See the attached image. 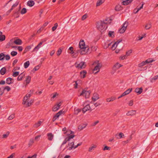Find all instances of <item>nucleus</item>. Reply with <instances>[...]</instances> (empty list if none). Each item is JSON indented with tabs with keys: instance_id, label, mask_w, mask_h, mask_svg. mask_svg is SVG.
<instances>
[{
	"instance_id": "7c9ffc66",
	"label": "nucleus",
	"mask_w": 158,
	"mask_h": 158,
	"mask_svg": "<svg viewBox=\"0 0 158 158\" xmlns=\"http://www.w3.org/2000/svg\"><path fill=\"white\" fill-rule=\"evenodd\" d=\"M6 70L5 67H3L1 69L0 71V74L2 75H4L6 73Z\"/></svg>"
},
{
	"instance_id": "4d7b16f0",
	"label": "nucleus",
	"mask_w": 158,
	"mask_h": 158,
	"mask_svg": "<svg viewBox=\"0 0 158 158\" xmlns=\"http://www.w3.org/2000/svg\"><path fill=\"white\" fill-rule=\"evenodd\" d=\"M5 58L6 60H8L10 59V57L9 55H6L5 56Z\"/></svg>"
},
{
	"instance_id": "bf43d9fd",
	"label": "nucleus",
	"mask_w": 158,
	"mask_h": 158,
	"mask_svg": "<svg viewBox=\"0 0 158 158\" xmlns=\"http://www.w3.org/2000/svg\"><path fill=\"white\" fill-rule=\"evenodd\" d=\"M41 136V135H38L35 136V140L37 141H38L39 140Z\"/></svg>"
},
{
	"instance_id": "603ef678",
	"label": "nucleus",
	"mask_w": 158,
	"mask_h": 158,
	"mask_svg": "<svg viewBox=\"0 0 158 158\" xmlns=\"http://www.w3.org/2000/svg\"><path fill=\"white\" fill-rule=\"evenodd\" d=\"M151 27V25L149 23L146 24L145 26V28L146 29H148Z\"/></svg>"
},
{
	"instance_id": "69168bd1",
	"label": "nucleus",
	"mask_w": 158,
	"mask_h": 158,
	"mask_svg": "<svg viewBox=\"0 0 158 158\" xmlns=\"http://www.w3.org/2000/svg\"><path fill=\"white\" fill-rule=\"evenodd\" d=\"M23 49L22 46H19L18 47V49L19 52H21L23 50Z\"/></svg>"
},
{
	"instance_id": "6ab92c4d",
	"label": "nucleus",
	"mask_w": 158,
	"mask_h": 158,
	"mask_svg": "<svg viewBox=\"0 0 158 158\" xmlns=\"http://www.w3.org/2000/svg\"><path fill=\"white\" fill-rule=\"evenodd\" d=\"M99 98V95L97 94H94L92 97V99L94 101H95Z\"/></svg>"
},
{
	"instance_id": "ddd939ff",
	"label": "nucleus",
	"mask_w": 158,
	"mask_h": 158,
	"mask_svg": "<svg viewBox=\"0 0 158 158\" xmlns=\"http://www.w3.org/2000/svg\"><path fill=\"white\" fill-rule=\"evenodd\" d=\"M14 82V79L11 77H8L6 78V82L7 84L10 85L13 83Z\"/></svg>"
},
{
	"instance_id": "4468645a",
	"label": "nucleus",
	"mask_w": 158,
	"mask_h": 158,
	"mask_svg": "<svg viewBox=\"0 0 158 158\" xmlns=\"http://www.w3.org/2000/svg\"><path fill=\"white\" fill-rule=\"evenodd\" d=\"M87 125V124L86 123H84L83 124H81L79 125L78 127V129L79 131H81L85 128Z\"/></svg>"
},
{
	"instance_id": "39448f33",
	"label": "nucleus",
	"mask_w": 158,
	"mask_h": 158,
	"mask_svg": "<svg viewBox=\"0 0 158 158\" xmlns=\"http://www.w3.org/2000/svg\"><path fill=\"white\" fill-rule=\"evenodd\" d=\"M33 102V101L31 100L29 98H27L26 97H24L23 98V103L26 107H28L31 106Z\"/></svg>"
},
{
	"instance_id": "5701e85b",
	"label": "nucleus",
	"mask_w": 158,
	"mask_h": 158,
	"mask_svg": "<svg viewBox=\"0 0 158 158\" xmlns=\"http://www.w3.org/2000/svg\"><path fill=\"white\" fill-rule=\"evenodd\" d=\"M48 139L50 141L52 140L53 138V135L52 133H48L47 135Z\"/></svg>"
},
{
	"instance_id": "f03ea898",
	"label": "nucleus",
	"mask_w": 158,
	"mask_h": 158,
	"mask_svg": "<svg viewBox=\"0 0 158 158\" xmlns=\"http://www.w3.org/2000/svg\"><path fill=\"white\" fill-rule=\"evenodd\" d=\"M64 134H66L68 137L65 138L64 140L62 142L61 145L60 146V148H61L63 145L66 144L67 141H70L71 139H73L75 137L74 132L70 130H67L66 132H64Z\"/></svg>"
},
{
	"instance_id": "5fc2aeb1",
	"label": "nucleus",
	"mask_w": 158,
	"mask_h": 158,
	"mask_svg": "<svg viewBox=\"0 0 158 158\" xmlns=\"http://www.w3.org/2000/svg\"><path fill=\"white\" fill-rule=\"evenodd\" d=\"M69 50H70L71 52H70V53L73 54L74 52H73V48L72 47H70L69 49Z\"/></svg>"
},
{
	"instance_id": "4c0bfd02",
	"label": "nucleus",
	"mask_w": 158,
	"mask_h": 158,
	"mask_svg": "<svg viewBox=\"0 0 158 158\" xmlns=\"http://www.w3.org/2000/svg\"><path fill=\"white\" fill-rule=\"evenodd\" d=\"M147 64L146 62V61H143L141 63H140L138 64V66L139 67H141L145 65H146Z\"/></svg>"
},
{
	"instance_id": "c9c22d12",
	"label": "nucleus",
	"mask_w": 158,
	"mask_h": 158,
	"mask_svg": "<svg viewBox=\"0 0 158 158\" xmlns=\"http://www.w3.org/2000/svg\"><path fill=\"white\" fill-rule=\"evenodd\" d=\"M31 79V77L30 76H28L26 78V84H28L30 82Z\"/></svg>"
},
{
	"instance_id": "1a4fd4ad",
	"label": "nucleus",
	"mask_w": 158,
	"mask_h": 158,
	"mask_svg": "<svg viewBox=\"0 0 158 158\" xmlns=\"http://www.w3.org/2000/svg\"><path fill=\"white\" fill-rule=\"evenodd\" d=\"M47 40L46 39H44L43 41L40 42L32 50V52H37L39 49L42 47V45L43 43Z\"/></svg>"
},
{
	"instance_id": "c756f323",
	"label": "nucleus",
	"mask_w": 158,
	"mask_h": 158,
	"mask_svg": "<svg viewBox=\"0 0 158 158\" xmlns=\"http://www.w3.org/2000/svg\"><path fill=\"white\" fill-rule=\"evenodd\" d=\"M97 147V146L96 145L92 144L89 147V152H91L92 150H94Z\"/></svg>"
},
{
	"instance_id": "4be33fe9",
	"label": "nucleus",
	"mask_w": 158,
	"mask_h": 158,
	"mask_svg": "<svg viewBox=\"0 0 158 158\" xmlns=\"http://www.w3.org/2000/svg\"><path fill=\"white\" fill-rule=\"evenodd\" d=\"M143 91V89L142 88H136L135 90V91L138 94H139L141 93Z\"/></svg>"
},
{
	"instance_id": "de8ad7c7",
	"label": "nucleus",
	"mask_w": 158,
	"mask_h": 158,
	"mask_svg": "<svg viewBox=\"0 0 158 158\" xmlns=\"http://www.w3.org/2000/svg\"><path fill=\"white\" fill-rule=\"evenodd\" d=\"M11 55L12 56H14L17 54V52L16 51H13L10 53Z\"/></svg>"
},
{
	"instance_id": "0e129e2a",
	"label": "nucleus",
	"mask_w": 158,
	"mask_h": 158,
	"mask_svg": "<svg viewBox=\"0 0 158 158\" xmlns=\"http://www.w3.org/2000/svg\"><path fill=\"white\" fill-rule=\"evenodd\" d=\"M132 52L131 50H129L126 52V56H129L130 54Z\"/></svg>"
},
{
	"instance_id": "ea45409f",
	"label": "nucleus",
	"mask_w": 158,
	"mask_h": 158,
	"mask_svg": "<svg viewBox=\"0 0 158 158\" xmlns=\"http://www.w3.org/2000/svg\"><path fill=\"white\" fill-rule=\"evenodd\" d=\"M5 55L2 53L0 54V60H3L5 58Z\"/></svg>"
},
{
	"instance_id": "774afa93",
	"label": "nucleus",
	"mask_w": 158,
	"mask_h": 158,
	"mask_svg": "<svg viewBox=\"0 0 158 158\" xmlns=\"http://www.w3.org/2000/svg\"><path fill=\"white\" fill-rule=\"evenodd\" d=\"M15 153H13L10 156L7 157V158H13L15 156Z\"/></svg>"
},
{
	"instance_id": "f3484780",
	"label": "nucleus",
	"mask_w": 158,
	"mask_h": 158,
	"mask_svg": "<svg viewBox=\"0 0 158 158\" xmlns=\"http://www.w3.org/2000/svg\"><path fill=\"white\" fill-rule=\"evenodd\" d=\"M132 88H129L127 89V90L124 92L122 94V96H125L131 92L132 90Z\"/></svg>"
},
{
	"instance_id": "864d4df0",
	"label": "nucleus",
	"mask_w": 158,
	"mask_h": 158,
	"mask_svg": "<svg viewBox=\"0 0 158 158\" xmlns=\"http://www.w3.org/2000/svg\"><path fill=\"white\" fill-rule=\"evenodd\" d=\"M61 49L60 48L59 49L57 52V55L58 56H59L61 54Z\"/></svg>"
},
{
	"instance_id": "aec40b11",
	"label": "nucleus",
	"mask_w": 158,
	"mask_h": 158,
	"mask_svg": "<svg viewBox=\"0 0 158 158\" xmlns=\"http://www.w3.org/2000/svg\"><path fill=\"white\" fill-rule=\"evenodd\" d=\"M133 0H125L122 2L123 4L124 5H127L131 3Z\"/></svg>"
},
{
	"instance_id": "8fccbe9b",
	"label": "nucleus",
	"mask_w": 158,
	"mask_h": 158,
	"mask_svg": "<svg viewBox=\"0 0 158 158\" xmlns=\"http://www.w3.org/2000/svg\"><path fill=\"white\" fill-rule=\"evenodd\" d=\"M115 99V98L114 97H112L111 98H108L107 99V102H109L110 101H114Z\"/></svg>"
},
{
	"instance_id": "b1692460",
	"label": "nucleus",
	"mask_w": 158,
	"mask_h": 158,
	"mask_svg": "<svg viewBox=\"0 0 158 158\" xmlns=\"http://www.w3.org/2000/svg\"><path fill=\"white\" fill-rule=\"evenodd\" d=\"M87 72L85 70H83L80 73V74L81 77L84 78L85 77Z\"/></svg>"
},
{
	"instance_id": "dca6fc26",
	"label": "nucleus",
	"mask_w": 158,
	"mask_h": 158,
	"mask_svg": "<svg viewBox=\"0 0 158 158\" xmlns=\"http://www.w3.org/2000/svg\"><path fill=\"white\" fill-rule=\"evenodd\" d=\"M120 42H119L117 41L115 43H114L112 45L111 47V49L112 50H114L116 48V47L118 45V44Z\"/></svg>"
},
{
	"instance_id": "6e6d98bb",
	"label": "nucleus",
	"mask_w": 158,
	"mask_h": 158,
	"mask_svg": "<svg viewBox=\"0 0 158 158\" xmlns=\"http://www.w3.org/2000/svg\"><path fill=\"white\" fill-rule=\"evenodd\" d=\"M143 4H142L141 6L140 7H137L136 8V10H137V12H138L140 9L143 7Z\"/></svg>"
},
{
	"instance_id": "3c124183",
	"label": "nucleus",
	"mask_w": 158,
	"mask_h": 158,
	"mask_svg": "<svg viewBox=\"0 0 158 158\" xmlns=\"http://www.w3.org/2000/svg\"><path fill=\"white\" fill-rule=\"evenodd\" d=\"M19 74V72H14L13 73L12 76L14 77H16L18 76Z\"/></svg>"
},
{
	"instance_id": "680f3d73",
	"label": "nucleus",
	"mask_w": 158,
	"mask_h": 158,
	"mask_svg": "<svg viewBox=\"0 0 158 158\" xmlns=\"http://www.w3.org/2000/svg\"><path fill=\"white\" fill-rule=\"evenodd\" d=\"M10 88L8 86L5 87L4 88V89H6L7 91H10Z\"/></svg>"
},
{
	"instance_id": "423d86ee",
	"label": "nucleus",
	"mask_w": 158,
	"mask_h": 158,
	"mask_svg": "<svg viewBox=\"0 0 158 158\" xmlns=\"http://www.w3.org/2000/svg\"><path fill=\"white\" fill-rule=\"evenodd\" d=\"M128 24V22H125L122 25L121 27L119 29L118 32L121 34L124 33L127 29Z\"/></svg>"
},
{
	"instance_id": "338daca9",
	"label": "nucleus",
	"mask_w": 158,
	"mask_h": 158,
	"mask_svg": "<svg viewBox=\"0 0 158 158\" xmlns=\"http://www.w3.org/2000/svg\"><path fill=\"white\" fill-rule=\"evenodd\" d=\"M18 62V60L17 59H15L13 61V65L14 66L16 64L17 62Z\"/></svg>"
},
{
	"instance_id": "c03bdc74",
	"label": "nucleus",
	"mask_w": 158,
	"mask_h": 158,
	"mask_svg": "<svg viewBox=\"0 0 158 158\" xmlns=\"http://www.w3.org/2000/svg\"><path fill=\"white\" fill-rule=\"evenodd\" d=\"M118 136L119 137H117V138L118 139H121V138H123L124 137V135L122 133H119V134H118Z\"/></svg>"
},
{
	"instance_id": "09e8293b",
	"label": "nucleus",
	"mask_w": 158,
	"mask_h": 158,
	"mask_svg": "<svg viewBox=\"0 0 158 158\" xmlns=\"http://www.w3.org/2000/svg\"><path fill=\"white\" fill-rule=\"evenodd\" d=\"M15 117V114H11L10 116L8 118V119L10 120H11L13 118H14Z\"/></svg>"
},
{
	"instance_id": "412c9836",
	"label": "nucleus",
	"mask_w": 158,
	"mask_h": 158,
	"mask_svg": "<svg viewBox=\"0 0 158 158\" xmlns=\"http://www.w3.org/2000/svg\"><path fill=\"white\" fill-rule=\"evenodd\" d=\"M111 42L109 41L106 42L105 43L104 48L105 49H106L109 48L111 45Z\"/></svg>"
},
{
	"instance_id": "79ce46f5",
	"label": "nucleus",
	"mask_w": 158,
	"mask_h": 158,
	"mask_svg": "<svg viewBox=\"0 0 158 158\" xmlns=\"http://www.w3.org/2000/svg\"><path fill=\"white\" fill-rule=\"evenodd\" d=\"M31 48V47L30 46H29L26 47L24 49L25 52H27L29 51Z\"/></svg>"
},
{
	"instance_id": "e433bc0d",
	"label": "nucleus",
	"mask_w": 158,
	"mask_h": 158,
	"mask_svg": "<svg viewBox=\"0 0 158 158\" xmlns=\"http://www.w3.org/2000/svg\"><path fill=\"white\" fill-rule=\"evenodd\" d=\"M10 134V132L9 131H7L6 133L4 134L3 135L2 137L3 138H6L7 137L9 134Z\"/></svg>"
},
{
	"instance_id": "7ed1b4c3",
	"label": "nucleus",
	"mask_w": 158,
	"mask_h": 158,
	"mask_svg": "<svg viewBox=\"0 0 158 158\" xmlns=\"http://www.w3.org/2000/svg\"><path fill=\"white\" fill-rule=\"evenodd\" d=\"M79 47L80 49L78 51L81 54H85L87 51L86 50V47H85V42L83 40H81L79 44Z\"/></svg>"
},
{
	"instance_id": "2f4dec72",
	"label": "nucleus",
	"mask_w": 158,
	"mask_h": 158,
	"mask_svg": "<svg viewBox=\"0 0 158 158\" xmlns=\"http://www.w3.org/2000/svg\"><path fill=\"white\" fill-rule=\"evenodd\" d=\"M158 79V76L156 75L155 76L151 78L150 81L151 83L154 82L156 80Z\"/></svg>"
},
{
	"instance_id": "20e7f679",
	"label": "nucleus",
	"mask_w": 158,
	"mask_h": 158,
	"mask_svg": "<svg viewBox=\"0 0 158 158\" xmlns=\"http://www.w3.org/2000/svg\"><path fill=\"white\" fill-rule=\"evenodd\" d=\"M93 65L94 66L93 70V73L96 74L99 72L100 69L101 68L102 66V64L99 61L97 60L95 61L93 63Z\"/></svg>"
},
{
	"instance_id": "72a5a7b5",
	"label": "nucleus",
	"mask_w": 158,
	"mask_h": 158,
	"mask_svg": "<svg viewBox=\"0 0 158 158\" xmlns=\"http://www.w3.org/2000/svg\"><path fill=\"white\" fill-rule=\"evenodd\" d=\"M29 65L30 62L29 61H27L24 64V67L25 68H27L28 67Z\"/></svg>"
},
{
	"instance_id": "cd10ccee",
	"label": "nucleus",
	"mask_w": 158,
	"mask_h": 158,
	"mask_svg": "<svg viewBox=\"0 0 158 158\" xmlns=\"http://www.w3.org/2000/svg\"><path fill=\"white\" fill-rule=\"evenodd\" d=\"M105 0H98L97 2L96 6H98L102 5Z\"/></svg>"
},
{
	"instance_id": "13d9d810",
	"label": "nucleus",
	"mask_w": 158,
	"mask_h": 158,
	"mask_svg": "<svg viewBox=\"0 0 158 158\" xmlns=\"http://www.w3.org/2000/svg\"><path fill=\"white\" fill-rule=\"evenodd\" d=\"M40 68V66L39 65H38L36 66L33 69V70L35 71H36L38 70Z\"/></svg>"
},
{
	"instance_id": "a18cd8bd",
	"label": "nucleus",
	"mask_w": 158,
	"mask_h": 158,
	"mask_svg": "<svg viewBox=\"0 0 158 158\" xmlns=\"http://www.w3.org/2000/svg\"><path fill=\"white\" fill-rule=\"evenodd\" d=\"M58 24L57 23H55L54 25L52 28V31H54L56 29L57 27H58Z\"/></svg>"
},
{
	"instance_id": "052dcab7",
	"label": "nucleus",
	"mask_w": 158,
	"mask_h": 158,
	"mask_svg": "<svg viewBox=\"0 0 158 158\" xmlns=\"http://www.w3.org/2000/svg\"><path fill=\"white\" fill-rule=\"evenodd\" d=\"M19 2H16L15 4H14L12 6V7L14 8L16 7L18 4Z\"/></svg>"
},
{
	"instance_id": "a19ab883",
	"label": "nucleus",
	"mask_w": 158,
	"mask_h": 158,
	"mask_svg": "<svg viewBox=\"0 0 158 158\" xmlns=\"http://www.w3.org/2000/svg\"><path fill=\"white\" fill-rule=\"evenodd\" d=\"M27 10L25 8H23L21 10L20 13L21 14L23 15L26 13L27 12Z\"/></svg>"
},
{
	"instance_id": "c85d7f7f",
	"label": "nucleus",
	"mask_w": 158,
	"mask_h": 158,
	"mask_svg": "<svg viewBox=\"0 0 158 158\" xmlns=\"http://www.w3.org/2000/svg\"><path fill=\"white\" fill-rule=\"evenodd\" d=\"M33 90H31L24 97H26L27 98H30V96L32 95L33 93Z\"/></svg>"
},
{
	"instance_id": "6e6552de",
	"label": "nucleus",
	"mask_w": 158,
	"mask_h": 158,
	"mask_svg": "<svg viewBox=\"0 0 158 158\" xmlns=\"http://www.w3.org/2000/svg\"><path fill=\"white\" fill-rule=\"evenodd\" d=\"M91 93L90 91H87L85 90H83L80 95H82L85 97V98H88L90 96V94Z\"/></svg>"
},
{
	"instance_id": "f8f14e48",
	"label": "nucleus",
	"mask_w": 158,
	"mask_h": 158,
	"mask_svg": "<svg viewBox=\"0 0 158 158\" xmlns=\"http://www.w3.org/2000/svg\"><path fill=\"white\" fill-rule=\"evenodd\" d=\"M91 107L90 104H87L83 108L82 112L83 113H85L86 111L89 110H90Z\"/></svg>"
},
{
	"instance_id": "473e14b6",
	"label": "nucleus",
	"mask_w": 158,
	"mask_h": 158,
	"mask_svg": "<svg viewBox=\"0 0 158 158\" xmlns=\"http://www.w3.org/2000/svg\"><path fill=\"white\" fill-rule=\"evenodd\" d=\"M108 36L112 38H113L114 36V32L112 31H110L108 33Z\"/></svg>"
},
{
	"instance_id": "bb28decb",
	"label": "nucleus",
	"mask_w": 158,
	"mask_h": 158,
	"mask_svg": "<svg viewBox=\"0 0 158 158\" xmlns=\"http://www.w3.org/2000/svg\"><path fill=\"white\" fill-rule=\"evenodd\" d=\"M136 113V111L135 110H131L128 111L127 113V115H132L135 114Z\"/></svg>"
},
{
	"instance_id": "49530a36",
	"label": "nucleus",
	"mask_w": 158,
	"mask_h": 158,
	"mask_svg": "<svg viewBox=\"0 0 158 158\" xmlns=\"http://www.w3.org/2000/svg\"><path fill=\"white\" fill-rule=\"evenodd\" d=\"M154 60L152 58H149L148 59L146 60V62L147 63H152L153 62Z\"/></svg>"
},
{
	"instance_id": "0eeeda50",
	"label": "nucleus",
	"mask_w": 158,
	"mask_h": 158,
	"mask_svg": "<svg viewBox=\"0 0 158 158\" xmlns=\"http://www.w3.org/2000/svg\"><path fill=\"white\" fill-rule=\"evenodd\" d=\"M76 67L79 69H82L85 68L86 65L85 63L83 61L77 62L75 63Z\"/></svg>"
},
{
	"instance_id": "a211bd4d",
	"label": "nucleus",
	"mask_w": 158,
	"mask_h": 158,
	"mask_svg": "<svg viewBox=\"0 0 158 158\" xmlns=\"http://www.w3.org/2000/svg\"><path fill=\"white\" fill-rule=\"evenodd\" d=\"M35 4L34 1V0H30L27 2V5L30 7H32Z\"/></svg>"
},
{
	"instance_id": "2eb2a0df",
	"label": "nucleus",
	"mask_w": 158,
	"mask_h": 158,
	"mask_svg": "<svg viewBox=\"0 0 158 158\" xmlns=\"http://www.w3.org/2000/svg\"><path fill=\"white\" fill-rule=\"evenodd\" d=\"M13 43L17 44L20 45L22 43V40L18 39L15 40H14L13 41Z\"/></svg>"
},
{
	"instance_id": "393cba45",
	"label": "nucleus",
	"mask_w": 158,
	"mask_h": 158,
	"mask_svg": "<svg viewBox=\"0 0 158 158\" xmlns=\"http://www.w3.org/2000/svg\"><path fill=\"white\" fill-rule=\"evenodd\" d=\"M69 150H71L73 148L74 149V143L73 142H72L70 143H69Z\"/></svg>"
},
{
	"instance_id": "9d476101",
	"label": "nucleus",
	"mask_w": 158,
	"mask_h": 158,
	"mask_svg": "<svg viewBox=\"0 0 158 158\" xmlns=\"http://www.w3.org/2000/svg\"><path fill=\"white\" fill-rule=\"evenodd\" d=\"M61 105V102H60L59 103H57L52 108V111H57L60 108Z\"/></svg>"
},
{
	"instance_id": "58836bf2",
	"label": "nucleus",
	"mask_w": 158,
	"mask_h": 158,
	"mask_svg": "<svg viewBox=\"0 0 158 158\" xmlns=\"http://www.w3.org/2000/svg\"><path fill=\"white\" fill-rule=\"evenodd\" d=\"M24 76V74H23L22 73H21L20 75H19V76L18 77L17 80L18 81L21 80Z\"/></svg>"
},
{
	"instance_id": "9b49d317",
	"label": "nucleus",
	"mask_w": 158,
	"mask_h": 158,
	"mask_svg": "<svg viewBox=\"0 0 158 158\" xmlns=\"http://www.w3.org/2000/svg\"><path fill=\"white\" fill-rule=\"evenodd\" d=\"M62 110H60L58 113H57L55 115L53 118V121H54L58 118L59 116L62 114Z\"/></svg>"
},
{
	"instance_id": "a878e982",
	"label": "nucleus",
	"mask_w": 158,
	"mask_h": 158,
	"mask_svg": "<svg viewBox=\"0 0 158 158\" xmlns=\"http://www.w3.org/2000/svg\"><path fill=\"white\" fill-rule=\"evenodd\" d=\"M42 122L41 121H39L33 125V127L35 128H37L39 127L41 124Z\"/></svg>"
},
{
	"instance_id": "e2e57ef3",
	"label": "nucleus",
	"mask_w": 158,
	"mask_h": 158,
	"mask_svg": "<svg viewBox=\"0 0 158 158\" xmlns=\"http://www.w3.org/2000/svg\"><path fill=\"white\" fill-rule=\"evenodd\" d=\"M133 104V101L132 100H131L128 103V105L130 106H132Z\"/></svg>"
},
{
	"instance_id": "f257e3e1",
	"label": "nucleus",
	"mask_w": 158,
	"mask_h": 158,
	"mask_svg": "<svg viewBox=\"0 0 158 158\" xmlns=\"http://www.w3.org/2000/svg\"><path fill=\"white\" fill-rule=\"evenodd\" d=\"M111 23V19H107L103 21H100L97 23V26L98 29L101 31L106 30L107 27V24Z\"/></svg>"
},
{
	"instance_id": "f704fd0d",
	"label": "nucleus",
	"mask_w": 158,
	"mask_h": 158,
	"mask_svg": "<svg viewBox=\"0 0 158 158\" xmlns=\"http://www.w3.org/2000/svg\"><path fill=\"white\" fill-rule=\"evenodd\" d=\"M81 111V109L79 108H75L74 110V113L75 114H77L78 113Z\"/></svg>"
},
{
	"instance_id": "37998d69",
	"label": "nucleus",
	"mask_w": 158,
	"mask_h": 158,
	"mask_svg": "<svg viewBox=\"0 0 158 158\" xmlns=\"http://www.w3.org/2000/svg\"><path fill=\"white\" fill-rule=\"evenodd\" d=\"M6 36L5 35H3L0 37V41L2 42L5 40Z\"/></svg>"
}]
</instances>
